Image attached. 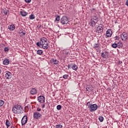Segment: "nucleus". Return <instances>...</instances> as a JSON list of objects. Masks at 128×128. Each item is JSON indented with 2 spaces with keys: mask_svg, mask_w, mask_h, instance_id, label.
<instances>
[{
  "mask_svg": "<svg viewBox=\"0 0 128 128\" xmlns=\"http://www.w3.org/2000/svg\"><path fill=\"white\" fill-rule=\"evenodd\" d=\"M12 111L14 114H20V113L23 112L24 109L22 106L16 105L12 108Z\"/></svg>",
  "mask_w": 128,
  "mask_h": 128,
  "instance_id": "nucleus-1",
  "label": "nucleus"
},
{
  "mask_svg": "<svg viewBox=\"0 0 128 128\" xmlns=\"http://www.w3.org/2000/svg\"><path fill=\"white\" fill-rule=\"evenodd\" d=\"M40 42L42 44V48L44 50H47L49 48V41H48L46 38H42L40 40Z\"/></svg>",
  "mask_w": 128,
  "mask_h": 128,
  "instance_id": "nucleus-2",
  "label": "nucleus"
},
{
  "mask_svg": "<svg viewBox=\"0 0 128 128\" xmlns=\"http://www.w3.org/2000/svg\"><path fill=\"white\" fill-rule=\"evenodd\" d=\"M87 106L90 108V110L91 112L96 110L98 108V106L96 104H90V102H88Z\"/></svg>",
  "mask_w": 128,
  "mask_h": 128,
  "instance_id": "nucleus-3",
  "label": "nucleus"
},
{
  "mask_svg": "<svg viewBox=\"0 0 128 128\" xmlns=\"http://www.w3.org/2000/svg\"><path fill=\"white\" fill-rule=\"evenodd\" d=\"M60 23L62 24H67L68 23V18L66 16H62L60 19Z\"/></svg>",
  "mask_w": 128,
  "mask_h": 128,
  "instance_id": "nucleus-4",
  "label": "nucleus"
},
{
  "mask_svg": "<svg viewBox=\"0 0 128 128\" xmlns=\"http://www.w3.org/2000/svg\"><path fill=\"white\" fill-rule=\"evenodd\" d=\"M42 117V114L39 112H34L33 114V118L35 120H39Z\"/></svg>",
  "mask_w": 128,
  "mask_h": 128,
  "instance_id": "nucleus-5",
  "label": "nucleus"
},
{
  "mask_svg": "<svg viewBox=\"0 0 128 128\" xmlns=\"http://www.w3.org/2000/svg\"><path fill=\"white\" fill-rule=\"evenodd\" d=\"M12 77V74L10 72H6L5 74L6 80H10Z\"/></svg>",
  "mask_w": 128,
  "mask_h": 128,
  "instance_id": "nucleus-6",
  "label": "nucleus"
},
{
  "mask_svg": "<svg viewBox=\"0 0 128 128\" xmlns=\"http://www.w3.org/2000/svg\"><path fill=\"white\" fill-rule=\"evenodd\" d=\"M37 100L40 103H44L45 102V97L43 96H40L37 98Z\"/></svg>",
  "mask_w": 128,
  "mask_h": 128,
  "instance_id": "nucleus-7",
  "label": "nucleus"
},
{
  "mask_svg": "<svg viewBox=\"0 0 128 128\" xmlns=\"http://www.w3.org/2000/svg\"><path fill=\"white\" fill-rule=\"evenodd\" d=\"M27 122H28L27 116H24L23 118H22V121H21L22 125L23 126V125L26 124L27 123Z\"/></svg>",
  "mask_w": 128,
  "mask_h": 128,
  "instance_id": "nucleus-8",
  "label": "nucleus"
},
{
  "mask_svg": "<svg viewBox=\"0 0 128 128\" xmlns=\"http://www.w3.org/2000/svg\"><path fill=\"white\" fill-rule=\"evenodd\" d=\"M112 34V31L111 29H108L106 32V36L107 37H111Z\"/></svg>",
  "mask_w": 128,
  "mask_h": 128,
  "instance_id": "nucleus-9",
  "label": "nucleus"
},
{
  "mask_svg": "<svg viewBox=\"0 0 128 128\" xmlns=\"http://www.w3.org/2000/svg\"><path fill=\"white\" fill-rule=\"evenodd\" d=\"M101 56L103 58H108V52H102Z\"/></svg>",
  "mask_w": 128,
  "mask_h": 128,
  "instance_id": "nucleus-10",
  "label": "nucleus"
},
{
  "mask_svg": "<svg viewBox=\"0 0 128 128\" xmlns=\"http://www.w3.org/2000/svg\"><path fill=\"white\" fill-rule=\"evenodd\" d=\"M90 20L98 22V17L96 14H94V15H92Z\"/></svg>",
  "mask_w": 128,
  "mask_h": 128,
  "instance_id": "nucleus-11",
  "label": "nucleus"
},
{
  "mask_svg": "<svg viewBox=\"0 0 128 128\" xmlns=\"http://www.w3.org/2000/svg\"><path fill=\"white\" fill-rule=\"evenodd\" d=\"M122 40H126L128 39V34L126 33H123L120 35Z\"/></svg>",
  "mask_w": 128,
  "mask_h": 128,
  "instance_id": "nucleus-12",
  "label": "nucleus"
},
{
  "mask_svg": "<svg viewBox=\"0 0 128 128\" xmlns=\"http://www.w3.org/2000/svg\"><path fill=\"white\" fill-rule=\"evenodd\" d=\"M37 92H38V90L35 88H32L31 90H30V94H32V95L36 94Z\"/></svg>",
  "mask_w": 128,
  "mask_h": 128,
  "instance_id": "nucleus-13",
  "label": "nucleus"
},
{
  "mask_svg": "<svg viewBox=\"0 0 128 128\" xmlns=\"http://www.w3.org/2000/svg\"><path fill=\"white\" fill-rule=\"evenodd\" d=\"M51 64H58V61L56 59L52 58Z\"/></svg>",
  "mask_w": 128,
  "mask_h": 128,
  "instance_id": "nucleus-14",
  "label": "nucleus"
},
{
  "mask_svg": "<svg viewBox=\"0 0 128 128\" xmlns=\"http://www.w3.org/2000/svg\"><path fill=\"white\" fill-rule=\"evenodd\" d=\"M16 26L14 24H12L8 26V30L10 31H13L15 30Z\"/></svg>",
  "mask_w": 128,
  "mask_h": 128,
  "instance_id": "nucleus-15",
  "label": "nucleus"
},
{
  "mask_svg": "<svg viewBox=\"0 0 128 128\" xmlns=\"http://www.w3.org/2000/svg\"><path fill=\"white\" fill-rule=\"evenodd\" d=\"M90 24H91V26L92 27H94L96 26V24L98 23V22L97 21H94L92 20H90Z\"/></svg>",
  "mask_w": 128,
  "mask_h": 128,
  "instance_id": "nucleus-16",
  "label": "nucleus"
},
{
  "mask_svg": "<svg viewBox=\"0 0 128 128\" xmlns=\"http://www.w3.org/2000/svg\"><path fill=\"white\" fill-rule=\"evenodd\" d=\"M20 14L22 16H26L28 15V13L25 11H20Z\"/></svg>",
  "mask_w": 128,
  "mask_h": 128,
  "instance_id": "nucleus-17",
  "label": "nucleus"
},
{
  "mask_svg": "<svg viewBox=\"0 0 128 128\" xmlns=\"http://www.w3.org/2000/svg\"><path fill=\"white\" fill-rule=\"evenodd\" d=\"M2 64L4 65L8 66L10 64V62L8 60L6 59L3 60Z\"/></svg>",
  "mask_w": 128,
  "mask_h": 128,
  "instance_id": "nucleus-18",
  "label": "nucleus"
},
{
  "mask_svg": "<svg viewBox=\"0 0 128 128\" xmlns=\"http://www.w3.org/2000/svg\"><path fill=\"white\" fill-rule=\"evenodd\" d=\"M97 31L98 33L102 32V26H99L97 28Z\"/></svg>",
  "mask_w": 128,
  "mask_h": 128,
  "instance_id": "nucleus-19",
  "label": "nucleus"
},
{
  "mask_svg": "<svg viewBox=\"0 0 128 128\" xmlns=\"http://www.w3.org/2000/svg\"><path fill=\"white\" fill-rule=\"evenodd\" d=\"M6 128H8L9 126H10L11 124H10V122L8 120H6Z\"/></svg>",
  "mask_w": 128,
  "mask_h": 128,
  "instance_id": "nucleus-20",
  "label": "nucleus"
},
{
  "mask_svg": "<svg viewBox=\"0 0 128 128\" xmlns=\"http://www.w3.org/2000/svg\"><path fill=\"white\" fill-rule=\"evenodd\" d=\"M72 70H77L78 69V67L76 65L74 64V65H72Z\"/></svg>",
  "mask_w": 128,
  "mask_h": 128,
  "instance_id": "nucleus-21",
  "label": "nucleus"
},
{
  "mask_svg": "<svg viewBox=\"0 0 128 128\" xmlns=\"http://www.w3.org/2000/svg\"><path fill=\"white\" fill-rule=\"evenodd\" d=\"M38 54L42 55L43 54V51L41 50H38L36 52Z\"/></svg>",
  "mask_w": 128,
  "mask_h": 128,
  "instance_id": "nucleus-22",
  "label": "nucleus"
},
{
  "mask_svg": "<svg viewBox=\"0 0 128 128\" xmlns=\"http://www.w3.org/2000/svg\"><path fill=\"white\" fill-rule=\"evenodd\" d=\"M35 16L34 15V14H32L30 16H29V18L30 20H34L35 19Z\"/></svg>",
  "mask_w": 128,
  "mask_h": 128,
  "instance_id": "nucleus-23",
  "label": "nucleus"
},
{
  "mask_svg": "<svg viewBox=\"0 0 128 128\" xmlns=\"http://www.w3.org/2000/svg\"><path fill=\"white\" fill-rule=\"evenodd\" d=\"M112 46L113 48H116L118 46V47L120 46L116 44H112Z\"/></svg>",
  "mask_w": 128,
  "mask_h": 128,
  "instance_id": "nucleus-24",
  "label": "nucleus"
},
{
  "mask_svg": "<svg viewBox=\"0 0 128 128\" xmlns=\"http://www.w3.org/2000/svg\"><path fill=\"white\" fill-rule=\"evenodd\" d=\"M99 121L100 122H104V118L102 116H100L98 118Z\"/></svg>",
  "mask_w": 128,
  "mask_h": 128,
  "instance_id": "nucleus-25",
  "label": "nucleus"
},
{
  "mask_svg": "<svg viewBox=\"0 0 128 128\" xmlns=\"http://www.w3.org/2000/svg\"><path fill=\"white\" fill-rule=\"evenodd\" d=\"M91 14H94V12L96 11V8H92L90 10Z\"/></svg>",
  "mask_w": 128,
  "mask_h": 128,
  "instance_id": "nucleus-26",
  "label": "nucleus"
},
{
  "mask_svg": "<svg viewBox=\"0 0 128 128\" xmlns=\"http://www.w3.org/2000/svg\"><path fill=\"white\" fill-rule=\"evenodd\" d=\"M42 42H37L36 44V45L38 46H39L40 47L41 46H42Z\"/></svg>",
  "mask_w": 128,
  "mask_h": 128,
  "instance_id": "nucleus-27",
  "label": "nucleus"
},
{
  "mask_svg": "<svg viewBox=\"0 0 128 128\" xmlns=\"http://www.w3.org/2000/svg\"><path fill=\"white\" fill-rule=\"evenodd\" d=\"M86 91L88 92H90L92 90V88H90V87H87L86 88Z\"/></svg>",
  "mask_w": 128,
  "mask_h": 128,
  "instance_id": "nucleus-28",
  "label": "nucleus"
},
{
  "mask_svg": "<svg viewBox=\"0 0 128 128\" xmlns=\"http://www.w3.org/2000/svg\"><path fill=\"white\" fill-rule=\"evenodd\" d=\"M4 104V101L2 100H0V107L2 106Z\"/></svg>",
  "mask_w": 128,
  "mask_h": 128,
  "instance_id": "nucleus-29",
  "label": "nucleus"
},
{
  "mask_svg": "<svg viewBox=\"0 0 128 128\" xmlns=\"http://www.w3.org/2000/svg\"><path fill=\"white\" fill-rule=\"evenodd\" d=\"M55 128H62V126L61 124H57L56 126H54Z\"/></svg>",
  "mask_w": 128,
  "mask_h": 128,
  "instance_id": "nucleus-30",
  "label": "nucleus"
},
{
  "mask_svg": "<svg viewBox=\"0 0 128 128\" xmlns=\"http://www.w3.org/2000/svg\"><path fill=\"white\" fill-rule=\"evenodd\" d=\"M61 108H62V106H61V105H58V106H56V109H57V110H61Z\"/></svg>",
  "mask_w": 128,
  "mask_h": 128,
  "instance_id": "nucleus-31",
  "label": "nucleus"
},
{
  "mask_svg": "<svg viewBox=\"0 0 128 128\" xmlns=\"http://www.w3.org/2000/svg\"><path fill=\"white\" fill-rule=\"evenodd\" d=\"M69 76V75H68V74H65V75H64L63 76V78L64 79H66L67 78H68Z\"/></svg>",
  "mask_w": 128,
  "mask_h": 128,
  "instance_id": "nucleus-32",
  "label": "nucleus"
},
{
  "mask_svg": "<svg viewBox=\"0 0 128 128\" xmlns=\"http://www.w3.org/2000/svg\"><path fill=\"white\" fill-rule=\"evenodd\" d=\"M94 48H96L100 46V44H95L94 45Z\"/></svg>",
  "mask_w": 128,
  "mask_h": 128,
  "instance_id": "nucleus-33",
  "label": "nucleus"
},
{
  "mask_svg": "<svg viewBox=\"0 0 128 128\" xmlns=\"http://www.w3.org/2000/svg\"><path fill=\"white\" fill-rule=\"evenodd\" d=\"M56 21H59L60 20V16H58L56 18Z\"/></svg>",
  "mask_w": 128,
  "mask_h": 128,
  "instance_id": "nucleus-34",
  "label": "nucleus"
},
{
  "mask_svg": "<svg viewBox=\"0 0 128 128\" xmlns=\"http://www.w3.org/2000/svg\"><path fill=\"white\" fill-rule=\"evenodd\" d=\"M68 69L72 68V64L71 65H68Z\"/></svg>",
  "mask_w": 128,
  "mask_h": 128,
  "instance_id": "nucleus-35",
  "label": "nucleus"
},
{
  "mask_svg": "<svg viewBox=\"0 0 128 128\" xmlns=\"http://www.w3.org/2000/svg\"><path fill=\"white\" fill-rule=\"evenodd\" d=\"M26 3H30L31 2V0H24Z\"/></svg>",
  "mask_w": 128,
  "mask_h": 128,
  "instance_id": "nucleus-36",
  "label": "nucleus"
},
{
  "mask_svg": "<svg viewBox=\"0 0 128 128\" xmlns=\"http://www.w3.org/2000/svg\"><path fill=\"white\" fill-rule=\"evenodd\" d=\"M114 38H115V40H119V36H116L114 37Z\"/></svg>",
  "mask_w": 128,
  "mask_h": 128,
  "instance_id": "nucleus-37",
  "label": "nucleus"
},
{
  "mask_svg": "<svg viewBox=\"0 0 128 128\" xmlns=\"http://www.w3.org/2000/svg\"><path fill=\"white\" fill-rule=\"evenodd\" d=\"M9 50V49L8 48H4V51L5 52H8Z\"/></svg>",
  "mask_w": 128,
  "mask_h": 128,
  "instance_id": "nucleus-38",
  "label": "nucleus"
},
{
  "mask_svg": "<svg viewBox=\"0 0 128 128\" xmlns=\"http://www.w3.org/2000/svg\"><path fill=\"white\" fill-rule=\"evenodd\" d=\"M42 110V109L40 108H37L36 109V111L37 112H40Z\"/></svg>",
  "mask_w": 128,
  "mask_h": 128,
  "instance_id": "nucleus-39",
  "label": "nucleus"
},
{
  "mask_svg": "<svg viewBox=\"0 0 128 128\" xmlns=\"http://www.w3.org/2000/svg\"><path fill=\"white\" fill-rule=\"evenodd\" d=\"M126 5L128 6V0L126 1Z\"/></svg>",
  "mask_w": 128,
  "mask_h": 128,
  "instance_id": "nucleus-40",
  "label": "nucleus"
},
{
  "mask_svg": "<svg viewBox=\"0 0 128 128\" xmlns=\"http://www.w3.org/2000/svg\"><path fill=\"white\" fill-rule=\"evenodd\" d=\"M122 43L121 42H118V44H122Z\"/></svg>",
  "mask_w": 128,
  "mask_h": 128,
  "instance_id": "nucleus-41",
  "label": "nucleus"
},
{
  "mask_svg": "<svg viewBox=\"0 0 128 128\" xmlns=\"http://www.w3.org/2000/svg\"><path fill=\"white\" fill-rule=\"evenodd\" d=\"M46 107V104H44V105L42 106V108H44Z\"/></svg>",
  "mask_w": 128,
  "mask_h": 128,
  "instance_id": "nucleus-42",
  "label": "nucleus"
},
{
  "mask_svg": "<svg viewBox=\"0 0 128 128\" xmlns=\"http://www.w3.org/2000/svg\"><path fill=\"white\" fill-rule=\"evenodd\" d=\"M22 34H23L24 35H26V32H22Z\"/></svg>",
  "mask_w": 128,
  "mask_h": 128,
  "instance_id": "nucleus-43",
  "label": "nucleus"
},
{
  "mask_svg": "<svg viewBox=\"0 0 128 128\" xmlns=\"http://www.w3.org/2000/svg\"><path fill=\"white\" fill-rule=\"evenodd\" d=\"M12 80H10V82H8V84L10 83V82H12Z\"/></svg>",
  "mask_w": 128,
  "mask_h": 128,
  "instance_id": "nucleus-44",
  "label": "nucleus"
},
{
  "mask_svg": "<svg viewBox=\"0 0 128 128\" xmlns=\"http://www.w3.org/2000/svg\"><path fill=\"white\" fill-rule=\"evenodd\" d=\"M10 128H15L14 126H12Z\"/></svg>",
  "mask_w": 128,
  "mask_h": 128,
  "instance_id": "nucleus-45",
  "label": "nucleus"
},
{
  "mask_svg": "<svg viewBox=\"0 0 128 128\" xmlns=\"http://www.w3.org/2000/svg\"><path fill=\"white\" fill-rule=\"evenodd\" d=\"M66 54H69V52H66Z\"/></svg>",
  "mask_w": 128,
  "mask_h": 128,
  "instance_id": "nucleus-46",
  "label": "nucleus"
},
{
  "mask_svg": "<svg viewBox=\"0 0 128 128\" xmlns=\"http://www.w3.org/2000/svg\"><path fill=\"white\" fill-rule=\"evenodd\" d=\"M44 46H46V44H44Z\"/></svg>",
  "mask_w": 128,
  "mask_h": 128,
  "instance_id": "nucleus-47",
  "label": "nucleus"
},
{
  "mask_svg": "<svg viewBox=\"0 0 128 128\" xmlns=\"http://www.w3.org/2000/svg\"><path fill=\"white\" fill-rule=\"evenodd\" d=\"M0 73H1V70H0Z\"/></svg>",
  "mask_w": 128,
  "mask_h": 128,
  "instance_id": "nucleus-48",
  "label": "nucleus"
},
{
  "mask_svg": "<svg viewBox=\"0 0 128 128\" xmlns=\"http://www.w3.org/2000/svg\"><path fill=\"white\" fill-rule=\"evenodd\" d=\"M120 63H121V64H122V62H120Z\"/></svg>",
  "mask_w": 128,
  "mask_h": 128,
  "instance_id": "nucleus-49",
  "label": "nucleus"
},
{
  "mask_svg": "<svg viewBox=\"0 0 128 128\" xmlns=\"http://www.w3.org/2000/svg\"><path fill=\"white\" fill-rule=\"evenodd\" d=\"M120 63H121V64H122V62H120Z\"/></svg>",
  "mask_w": 128,
  "mask_h": 128,
  "instance_id": "nucleus-50",
  "label": "nucleus"
}]
</instances>
